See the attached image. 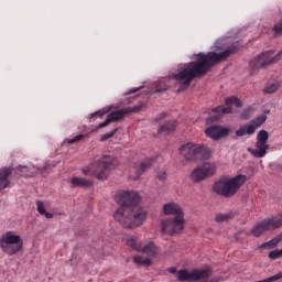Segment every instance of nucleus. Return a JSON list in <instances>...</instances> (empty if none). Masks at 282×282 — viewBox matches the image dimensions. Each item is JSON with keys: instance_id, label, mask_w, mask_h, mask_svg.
<instances>
[{"instance_id": "a211bd4d", "label": "nucleus", "mask_w": 282, "mask_h": 282, "mask_svg": "<svg viewBox=\"0 0 282 282\" xmlns=\"http://www.w3.org/2000/svg\"><path fill=\"white\" fill-rule=\"evenodd\" d=\"M200 170L203 171V174L205 175V178L208 180V177H213L215 173H217V164L215 163H203L199 165Z\"/></svg>"}, {"instance_id": "4468645a", "label": "nucleus", "mask_w": 282, "mask_h": 282, "mask_svg": "<svg viewBox=\"0 0 282 282\" xmlns=\"http://www.w3.org/2000/svg\"><path fill=\"white\" fill-rule=\"evenodd\" d=\"M163 215L171 216L175 215V217H178V215L184 216V212H182V207L177 203H167L163 205Z\"/></svg>"}, {"instance_id": "cd10ccee", "label": "nucleus", "mask_w": 282, "mask_h": 282, "mask_svg": "<svg viewBox=\"0 0 282 282\" xmlns=\"http://www.w3.org/2000/svg\"><path fill=\"white\" fill-rule=\"evenodd\" d=\"M267 224L269 226V230H276V228H281V226H282V216H281V214H280V218L267 219Z\"/></svg>"}, {"instance_id": "1a4fd4ad", "label": "nucleus", "mask_w": 282, "mask_h": 282, "mask_svg": "<svg viewBox=\"0 0 282 282\" xmlns=\"http://www.w3.org/2000/svg\"><path fill=\"white\" fill-rule=\"evenodd\" d=\"M270 134L268 131L260 130L257 134L256 149L248 148V153H251L253 158H265L268 149H270V145L268 144Z\"/></svg>"}, {"instance_id": "f3484780", "label": "nucleus", "mask_w": 282, "mask_h": 282, "mask_svg": "<svg viewBox=\"0 0 282 282\" xmlns=\"http://www.w3.org/2000/svg\"><path fill=\"white\" fill-rule=\"evenodd\" d=\"M10 173L12 171L8 167L0 169V191H3L4 188H8L10 186Z\"/></svg>"}, {"instance_id": "c9c22d12", "label": "nucleus", "mask_w": 282, "mask_h": 282, "mask_svg": "<svg viewBox=\"0 0 282 282\" xmlns=\"http://www.w3.org/2000/svg\"><path fill=\"white\" fill-rule=\"evenodd\" d=\"M250 116H252V108H248L247 110H245L241 113L242 120H248V118H250Z\"/></svg>"}, {"instance_id": "aec40b11", "label": "nucleus", "mask_w": 282, "mask_h": 282, "mask_svg": "<svg viewBox=\"0 0 282 282\" xmlns=\"http://www.w3.org/2000/svg\"><path fill=\"white\" fill-rule=\"evenodd\" d=\"M70 185L73 188H90L94 184L89 180H85L83 177H73L70 180Z\"/></svg>"}, {"instance_id": "f8f14e48", "label": "nucleus", "mask_w": 282, "mask_h": 282, "mask_svg": "<svg viewBox=\"0 0 282 282\" xmlns=\"http://www.w3.org/2000/svg\"><path fill=\"white\" fill-rule=\"evenodd\" d=\"M230 128H225L220 126H210L205 129V135L210 138L212 140H224V138H228L230 135Z\"/></svg>"}, {"instance_id": "4be33fe9", "label": "nucleus", "mask_w": 282, "mask_h": 282, "mask_svg": "<svg viewBox=\"0 0 282 282\" xmlns=\"http://www.w3.org/2000/svg\"><path fill=\"white\" fill-rule=\"evenodd\" d=\"M126 245L128 248H131L132 250H137V252H140L142 250V241H140V238L128 236L126 237Z\"/></svg>"}, {"instance_id": "58836bf2", "label": "nucleus", "mask_w": 282, "mask_h": 282, "mask_svg": "<svg viewBox=\"0 0 282 282\" xmlns=\"http://www.w3.org/2000/svg\"><path fill=\"white\" fill-rule=\"evenodd\" d=\"M158 177H159V180H166V172H160L159 174H158Z\"/></svg>"}, {"instance_id": "0eeeda50", "label": "nucleus", "mask_w": 282, "mask_h": 282, "mask_svg": "<svg viewBox=\"0 0 282 282\" xmlns=\"http://www.w3.org/2000/svg\"><path fill=\"white\" fill-rule=\"evenodd\" d=\"M0 246L7 254H17L23 249V240L12 231L4 234L0 240Z\"/></svg>"}, {"instance_id": "72a5a7b5", "label": "nucleus", "mask_w": 282, "mask_h": 282, "mask_svg": "<svg viewBox=\"0 0 282 282\" xmlns=\"http://www.w3.org/2000/svg\"><path fill=\"white\" fill-rule=\"evenodd\" d=\"M109 111H111V108H105L102 110H98L97 112L91 113L90 118H95V116H99V118H102V116H105V113H109Z\"/></svg>"}, {"instance_id": "e433bc0d", "label": "nucleus", "mask_w": 282, "mask_h": 282, "mask_svg": "<svg viewBox=\"0 0 282 282\" xmlns=\"http://www.w3.org/2000/svg\"><path fill=\"white\" fill-rule=\"evenodd\" d=\"M273 32H274V34H281L282 33V22H280L279 24H276L273 28Z\"/></svg>"}, {"instance_id": "37998d69", "label": "nucleus", "mask_w": 282, "mask_h": 282, "mask_svg": "<svg viewBox=\"0 0 282 282\" xmlns=\"http://www.w3.org/2000/svg\"><path fill=\"white\" fill-rule=\"evenodd\" d=\"M280 238V241H282V234L278 236Z\"/></svg>"}, {"instance_id": "39448f33", "label": "nucleus", "mask_w": 282, "mask_h": 282, "mask_svg": "<svg viewBox=\"0 0 282 282\" xmlns=\"http://www.w3.org/2000/svg\"><path fill=\"white\" fill-rule=\"evenodd\" d=\"M178 151L182 158L187 160V162H195V160H208V158L213 155V151L208 147L193 141L182 144Z\"/></svg>"}, {"instance_id": "c756f323", "label": "nucleus", "mask_w": 282, "mask_h": 282, "mask_svg": "<svg viewBox=\"0 0 282 282\" xmlns=\"http://www.w3.org/2000/svg\"><path fill=\"white\" fill-rule=\"evenodd\" d=\"M165 79H159L156 80L153 85H154V94H160L162 91H166L167 87H166V83L164 82Z\"/></svg>"}, {"instance_id": "412c9836", "label": "nucleus", "mask_w": 282, "mask_h": 282, "mask_svg": "<svg viewBox=\"0 0 282 282\" xmlns=\"http://www.w3.org/2000/svg\"><path fill=\"white\" fill-rule=\"evenodd\" d=\"M189 178L194 184H199V182H204L206 180V176L202 170V167L198 165L196 169H194L191 174Z\"/></svg>"}, {"instance_id": "79ce46f5", "label": "nucleus", "mask_w": 282, "mask_h": 282, "mask_svg": "<svg viewBox=\"0 0 282 282\" xmlns=\"http://www.w3.org/2000/svg\"><path fill=\"white\" fill-rule=\"evenodd\" d=\"M165 117H166V113H164V112L160 115V119L165 118Z\"/></svg>"}, {"instance_id": "2eb2a0df", "label": "nucleus", "mask_w": 282, "mask_h": 282, "mask_svg": "<svg viewBox=\"0 0 282 282\" xmlns=\"http://www.w3.org/2000/svg\"><path fill=\"white\" fill-rule=\"evenodd\" d=\"M139 252H142L143 254H148L150 259H153L155 257H159L160 248L155 246V242L150 241L148 245H144L143 247H141Z\"/></svg>"}, {"instance_id": "ddd939ff", "label": "nucleus", "mask_w": 282, "mask_h": 282, "mask_svg": "<svg viewBox=\"0 0 282 282\" xmlns=\"http://www.w3.org/2000/svg\"><path fill=\"white\" fill-rule=\"evenodd\" d=\"M225 105L227 107L219 106V107L215 108L214 111L219 115L232 113V108L236 107V109H239V107H241V101H239V99L237 97H229L225 100Z\"/></svg>"}, {"instance_id": "2f4dec72", "label": "nucleus", "mask_w": 282, "mask_h": 282, "mask_svg": "<svg viewBox=\"0 0 282 282\" xmlns=\"http://www.w3.org/2000/svg\"><path fill=\"white\" fill-rule=\"evenodd\" d=\"M83 138H85V135L83 134H77L73 138H68V139H65L64 140V143H67V144H75V142H80V140H83Z\"/></svg>"}, {"instance_id": "9d476101", "label": "nucleus", "mask_w": 282, "mask_h": 282, "mask_svg": "<svg viewBox=\"0 0 282 282\" xmlns=\"http://www.w3.org/2000/svg\"><path fill=\"white\" fill-rule=\"evenodd\" d=\"M268 120V117L265 115H261L257 117L254 120H252L250 123L241 126L237 131L236 135L239 138H243V135H252L254 132Z\"/></svg>"}, {"instance_id": "393cba45", "label": "nucleus", "mask_w": 282, "mask_h": 282, "mask_svg": "<svg viewBox=\"0 0 282 282\" xmlns=\"http://www.w3.org/2000/svg\"><path fill=\"white\" fill-rule=\"evenodd\" d=\"M154 163H155V161H153V159H148V160L142 161L139 164H137L135 169H137V171L144 173V171H149V169H151V166H153Z\"/></svg>"}, {"instance_id": "20e7f679", "label": "nucleus", "mask_w": 282, "mask_h": 282, "mask_svg": "<svg viewBox=\"0 0 282 282\" xmlns=\"http://www.w3.org/2000/svg\"><path fill=\"white\" fill-rule=\"evenodd\" d=\"M246 180L248 177L241 174L234 177L223 176L213 185V191L221 197H235L239 193V188L246 184Z\"/></svg>"}, {"instance_id": "b1692460", "label": "nucleus", "mask_w": 282, "mask_h": 282, "mask_svg": "<svg viewBox=\"0 0 282 282\" xmlns=\"http://www.w3.org/2000/svg\"><path fill=\"white\" fill-rule=\"evenodd\" d=\"M237 215V212H227L224 214H218L215 217V221L217 224H224L226 221H230V219H235V216Z\"/></svg>"}, {"instance_id": "f03ea898", "label": "nucleus", "mask_w": 282, "mask_h": 282, "mask_svg": "<svg viewBox=\"0 0 282 282\" xmlns=\"http://www.w3.org/2000/svg\"><path fill=\"white\" fill-rule=\"evenodd\" d=\"M115 202L120 207L113 214L115 221H118L123 228H140L147 221V210L142 207H135L142 197L135 191H123L115 195Z\"/></svg>"}, {"instance_id": "6e6552de", "label": "nucleus", "mask_w": 282, "mask_h": 282, "mask_svg": "<svg viewBox=\"0 0 282 282\" xmlns=\"http://www.w3.org/2000/svg\"><path fill=\"white\" fill-rule=\"evenodd\" d=\"M182 230H184V215L161 220V232L163 235L172 237V235H180Z\"/></svg>"}, {"instance_id": "7ed1b4c3", "label": "nucleus", "mask_w": 282, "mask_h": 282, "mask_svg": "<svg viewBox=\"0 0 282 282\" xmlns=\"http://www.w3.org/2000/svg\"><path fill=\"white\" fill-rule=\"evenodd\" d=\"M120 162L117 158L111 155L96 156L90 165H86L82 169L83 175H89L96 177V180H107L109 171L119 166Z\"/></svg>"}, {"instance_id": "f257e3e1", "label": "nucleus", "mask_w": 282, "mask_h": 282, "mask_svg": "<svg viewBox=\"0 0 282 282\" xmlns=\"http://www.w3.org/2000/svg\"><path fill=\"white\" fill-rule=\"evenodd\" d=\"M214 50L220 53L210 52L208 54L199 53L194 55L192 62L184 64L176 73L170 74V78H175L180 83L181 87L178 91L188 89L194 78L204 76L215 63H219V61H224V58H228L230 54L237 52V47L230 46L226 39L217 40Z\"/></svg>"}, {"instance_id": "dca6fc26", "label": "nucleus", "mask_w": 282, "mask_h": 282, "mask_svg": "<svg viewBox=\"0 0 282 282\" xmlns=\"http://www.w3.org/2000/svg\"><path fill=\"white\" fill-rule=\"evenodd\" d=\"M18 170L21 173V175H23L24 177H33V175H36V173H43V169L35 167L34 165H29V166L20 165Z\"/></svg>"}, {"instance_id": "7c9ffc66", "label": "nucleus", "mask_w": 282, "mask_h": 282, "mask_svg": "<svg viewBox=\"0 0 282 282\" xmlns=\"http://www.w3.org/2000/svg\"><path fill=\"white\" fill-rule=\"evenodd\" d=\"M278 90H279L278 82L269 83L264 88L265 94H274V91H278Z\"/></svg>"}, {"instance_id": "f704fd0d", "label": "nucleus", "mask_w": 282, "mask_h": 282, "mask_svg": "<svg viewBox=\"0 0 282 282\" xmlns=\"http://www.w3.org/2000/svg\"><path fill=\"white\" fill-rule=\"evenodd\" d=\"M113 135H116V130H112L106 134L101 135V142H105L107 140H109V138H113Z\"/></svg>"}, {"instance_id": "9b49d317", "label": "nucleus", "mask_w": 282, "mask_h": 282, "mask_svg": "<svg viewBox=\"0 0 282 282\" xmlns=\"http://www.w3.org/2000/svg\"><path fill=\"white\" fill-rule=\"evenodd\" d=\"M141 109L142 106H135L133 108H124L122 110L111 112L104 122L99 123L98 129H104V127H108L110 122H118V120H122L127 113H137V111H140Z\"/></svg>"}, {"instance_id": "5701e85b", "label": "nucleus", "mask_w": 282, "mask_h": 282, "mask_svg": "<svg viewBox=\"0 0 282 282\" xmlns=\"http://www.w3.org/2000/svg\"><path fill=\"white\" fill-rule=\"evenodd\" d=\"M133 263L135 265H143L144 268H149V265H153V260L149 257H143V256H134L132 258Z\"/></svg>"}, {"instance_id": "473e14b6", "label": "nucleus", "mask_w": 282, "mask_h": 282, "mask_svg": "<svg viewBox=\"0 0 282 282\" xmlns=\"http://www.w3.org/2000/svg\"><path fill=\"white\" fill-rule=\"evenodd\" d=\"M281 257H282V249H280V250L275 249V250L269 252V259L275 260V259H281Z\"/></svg>"}, {"instance_id": "a19ab883", "label": "nucleus", "mask_w": 282, "mask_h": 282, "mask_svg": "<svg viewBox=\"0 0 282 282\" xmlns=\"http://www.w3.org/2000/svg\"><path fill=\"white\" fill-rule=\"evenodd\" d=\"M167 272H170V274H175V272H177V269L175 267L169 268Z\"/></svg>"}, {"instance_id": "bb28decb", "label": "nucleus", "mask_w": 282, "mask_h": 282, "mask_svg": "<svg viewBox=\"0 0 282 282\" xmlns=\"http://www.w3.org/2000/svg\"><path fill=\"white\" fill-rule=\"evenodd\" d=\"M36 208L40 215H44L46 219H53L54 215L45 210V203H43L42 200L36 202Z\"/></svg>"}, {"instance_id": "423d86ee", "label": "nucleus", "mask_w": 282, "mask_h": 282, "mask_svg": "<svg viewBox=\"0 0 282 282\" xmlns=\"http://www.w3.org/2000/svg\"><path fill=\"white\" fill-rule=\"evenodd\" d=\"M282 51L274 55V51L264 52L256 57H253L249 67L251 72H257V69H262V67H268V65H274L278 61H281Z\"/></svg>"}, {"instance_id": "4c0bfd02", "label": "nucleus", "mask_w": 282, "mask_h": 282, "mask_svg": "<svg viewBox=\"0 0 282 282\" xmlns=\"http://www.w3.org/2000/svg\"><path fill=\"white\" fill-rule=\"evenodd\" d=\"M271 282L279 281L282 279V271H280L278 274L270 278Z\"/></svg>"}, {"instance_id": "c85d7f7f", "label": "nucleus", "mask_w": 282, "mask_h": 282, "mask_svg": "<svg viewBox=\"0 0 282 282\" xmlns=\"http://www.w3.org/2000/svg\"><path fill=\"white\" fill-rule=\"evenodd\" d=\"M281 243V238L276 236L275 238L269 240L268 242H264L261 245V248H268L269 250H272V248H276Z\"/></svg>"}, {"instance_id": "c03bdc74", "label": "nucleus", "mask_w": 282, "mask_h": 282, "mask_svg": "<svg viewBox=\"0 0 282 282\" xmlns=\"http://www.w3.org/2000/svg\"><path fill=\"white\" fill-rule=\"evenodd\" d=\"M44 169H47V165H45Z\"/></svg>"}, {"instance_id": "6ab92c4d", "label": "nucleus", "mask_w": 282, "mask_h": 282, "mask_svg": "<svg viewBox=\"0 0 282 282\" xmlns=\"http://www.w3.org/2000/svg\"><path fill=\"white\" fill-rule=\"evenodd\" d=\"M268 230H270L268 220H263L251 229V235H253V237H261V235H264V232H268Z\"/></svg>"}, {"instance_id": "ea45409f", "label": "nucleus", "mask_w": 282, "mask_h": 282, "mask_svg": "<svg viewBox=\"0 0 282 282\" xmlns=\"http://www.w3.org/2000/svg\"><path fill=\"white\" fill-rule=\"evenodd\" d=\"M140 89H142V86L135 87V88L131 89V90L128 93V95H129V94H135V93L140 91Z\"/></svg>"}, {"instance_id": "a878e982", "label": "nucleus", "mask_w": 282, "mask_h": 282, "mask_svg": "<svg viewBox=\"0 0 282 282\" xmlns=\"http://www.w3.org/2000/svg\"><path fill=\"white\" fill-rule=\"evenodd\" d=\"M176 128L177 123H175V121H169L167 123L160 127L159 133H171V131H175Z\"/></svg>"}]
</instances>
